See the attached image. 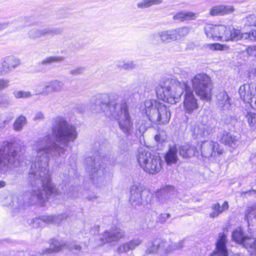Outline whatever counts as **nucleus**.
<instances>
[{"instance_id":"nucleus-1","label":"nucleus","mask_w":256,"mask_h":256,"mask_svg":"<svg viewBox=\"0 0 256 256\" xmlns=\"http://www.w3.org/2000/svg\"><path fill=\"white\" fill-rule=\"evenodd\" d=\"M52 134H47L36 142L34 150L36 155L32 160L28 180L32 187L23 195L19 196V210L35 204H42L51 196L61 194L52 182L48 170V162L52 158H58L67 150L70 142L78 138L74 126L68 124L64 118L56 117L52 122Z\"/></svg>"},{"instance_id":"nucleus-2","label":"nucleus","mask_w":256,"mask_h":256,"mask_svg":"<svg viewBox=\"0 0 256 256\" xmlns=\"http://www.w3.org/2000/svg\"><path fill=\"white\" fill-rule=\"evenodd\" d=\"M186 82H180L174 78H168L163 85L158 86L156 92L159 99L170 104L179 102L180 99L186 90Z\"/></svg>"},{"instance_id":"nucleus-3","label":"nucleus","mask_w":256,"mask_h":256,"mask_svg":"<svg viewBox=\"0 0 256 256\" xmlns=\"http://www.w3.org/2000/svg\"><path fill=\"white\" fill-rule=\"evenodd\" d=\"M105 158L98 154L86 160V170L89 172L90 177L93 184L96 187L101 188L105 184L107 175V166L104 161Z\"/></svg>"},{"instance_id":"nucleus-4","label":"nucleus","mask_w":256,"mask_h":256,"mask_svg":"<svg viewBox=\"0 0 256 256\" xmlns=\"http://www.w3.org/2000/svg\"><path fill=\"white\" fill-rule=\"evenodd\" d=\"M23 142L20 140L4 142L0 148V171L4 173L15 166L18 152Z\"/></svg>"},{"instance_id":"nucleus-5","label":"nucleus","mask_w":256,"mask_h":256,"mask_svg":"<svg viewBox=\"0 0 256 256\" xmlns=\"http://www.w3.org/2000/svg\"><path fill=\"white\" fill-rule=\"evenodd\" d=\"M144 111L150 121L161 124L169 122L171 113L168 108L156 100H148L144 102Z\"/></svg>"},{"instance_id":"nucleus-6","label":"nucleus","mask_w":256,"mask_h":256,"mask_svg":"<svg viewBox=\"0 0 256 256\" xmlns=\"http://www.w3.org/2000/svg\"><path fill=\"white\" fill-rule=\"evenodd\" d=\"M111 111L107 112L108 118H112L118 120L120 130L127 138H130L134 134V122L128 112V108L126 102L123 106L114 108L112 107Z\"/></svg>"},{"instance_id":"nucleus-7","label":"nucleus","mask_w":256,"mask_h":256,"mask_svg":"<svg viewBox=\"0 0 256 256\" xmlns=\"http://www.w3.org/2000/svg\"><path fill=\"white\" fill-rule=\"evenodd\" d=\"M190 82L194 92L201 100H210L212 85L208 75L204 73L198 74L192 78Z\"/></svg>"},{"instance_id":"nucleus-8","label":"nucleus","mask_w":256,"mask_h":256,"mask_svg":"<svg viewBox=\"0 0 256 256\" xmlns=\"http://www.w3.org/2000/svg\"><path fill=\"white\" fill-rule=\"evenodd\" d=\"M137 159L140 166L146 172L154 174L162 168L163 162L160 158L142 148L138 150Z\"/></svg>"},{"instance_id":"nucleus-9","label":"nucleus","mask_w":256,"mask_h":256,"mask_svg":"<svg viewBox=\"0 0 256 256\" xmlns=\"http://www.w3.org/2000/svg\"><path fill=\"white\" fill-rule=\"evenodd\" d=\"M90 109L94 112H104V114L108 117L107 112L111 111L112 107L122 106L124 100L120 101L118 100H110L107 94H100L96 97H94L92 100Z\"/></svg>"},{"instance_id":"nucleus-10","label":"nucleus","mask_w":256,"mask_h":256,"mask_svg":"<svg viewBox=\"0 0 256 256\" xmlns=\"http://www.w3.org/2000/svg\"><path fill=\"white\" fill-rule=\"evenodd\" d=\"M183 240L178 243L172 244L171 248H168L166 242L160 238H156L146 244L145 253L147 254L160 252L161 254H166L171 250L179 249L183 247Z\"/></svg>"},{"instance_id":"nucleus-11","label":"nucleus","mask_w":256,"mask_h":256,"mask_svg":"<svg viewBox=\"0 0 256 256\" xmlns=\"http://www.w3.org/2000/svg\"><path fill=\"white\" fill-rule=\"evenodd\" d=\"M206 36L214 40H230L232 38V27L224 25L207 24L204 28Z\"/></svg>"},{"instance_id":"nucleus-12","label":"nucleus","mask_w":256,"mask_h":256,"mask_svg":"<svg viewBox=\"0 0 256 256\" xmlns=\"http://www.w3.org/2000/svg\"><path fill=\"white\" fill-rule=\"evenodd\" d=\"M130 202L133 206L145 205L150 201L151 196L148 190L139 184H134L130 188Z\"/></svg>"},{"instance_id":"nucleus-13","label":"nucleus","mask_w":256,"mask_h":256,"mask_svg":"<svg viewBox=\"0 0 256 256\" xmlns=\"http://www.w3.org/2000/svg\"><path fill=\"white\" fill-rule=\"evenodd\" d=\"M184 92L183 102L184 111L186 114H191L198 108V100L189 85L186 86Z\"/></svg>"},{"instance_id":"nucleus-14","label":"nucleus","mask_w":256,"mask_h":256,"mask_svg":"<svg viewBox=\"0 0 256 256\" xmlns=\"http://www.w3.org/2000/svg\"><path fill=\"white\" fill-rule=\"evenodd\" d=\"M200 152L202 156L207 158L217 157L222 154V150L220 148L218 142L208 140L202 142Z\"/></svg>"},{"instance_id":"nucleus-15","label":"nucleus","mask_w":256,"mask_h":256,"mask_svg":"<svg viewBox=\"0 0 256 256\" xmlns=\"http://www.w3.org/2000/svg\"><path fill=\"white\" fill-rule=\"evenodd\" d=\"M240 98L245 102H252L254 96L256 95V84H244L239 88Z\"/></svg>"},{"instance_id":"nucleus-16","label":"nucleus","mask_w":256,"mask_h":256,"mask_svg":"<svg viewBox=\"0 0 256 256\" xmlns=\"http://www.w3.org/2000/svg\"><path fill=\"white\" fill-rule=\"evenodd\" d=\"M228 242L226 234L220 232L218 234L216 244V248L210 256H228V250L226 248Z\"/></svg>"},{"instance_id":"nucleus-17","label":"nucleus","mask_w":256,"mask_h":256,"mask_svg":"<svg viewBox=\"0 0 256 256\" xmlns=\"http://www.w3.org/2000/svg\"><path fill=\"white\" fill-rule=\"evenodd\" d=\"M150 41L154 44L170 42L176 40L173 30L160 31L153 34L150 36Z\"/></svg>"},{"instance_id":"nucleus-18","label":"nucleus","mask_w":256,"mask_h":256,"mask_svg":"<svg viewBox=\"0 0 256 256\" xmlns=\"http://www.w3.org/2000/svg\"><path fill=\"white\" fill-rule=\"evenodd\" d=\"M50 248L46 249L43 251L42 254H50L52 252H58L62 250L64 248H68L70 250H76L77 251H80L82 247L75 242H72L68 244H62L56 240H52L50 242Z\"/></svg>"},{"instance_id":"nucleus-19","label":"nucleus","mask_w":256,"mask_h":256,"mask_svg":"<svg viewBox=\"0 0 256 256\" xmlns=\"http://www.w3.org/2000/svg\"><path fill=\"white\" fill-rule=\"evenodd\" d=\"M124 232L120 228L115 227L104 231L100 240L104 244L116 242L124 236Z\"/></svg>"},{"instance_id":"nucleus-20","label":"nucleus","mask_w":256,"mask_h":256,"mask_svg":"<svg viewBox=\"0 0 256 256\" xmlns=\"http://www.w3.org/2000/svg\"><path fill=\"white\" fill-rule=\"evenodd\" d=\"M20 64V61L18 59L11 56L6 57L2 62L0 76L10 72Z\"/></svg>"},{"instance_id":"nucleus-21","label":"nucleus","mask_w":256,"mask_h":256,"mask_svg":"<svg viewBox=\"0 0 256 256\" xmlns=\"http://www.w3.org/2000/svg\"><path fill=\"white\" fill-rule=\"evenodd\" d=\"M232 38L230 40L238 41L240 40H247L250 42L256 41V30H251L250 32L242 34L238 30L232 27Z\"/></svg>"},{"instance_id":"nucleus-22","label":"nucleus","mask_w":256,"mask_h":256,"mask_svg":"<svg viewBox=\"0 0 256 256\" xmlns=\"http://www.w3.org/2000/svg\"><path fill=\"white\" fill-rule=\"evenodd\" d=\"M216 97V104L221 110L227 111L232 109V100L226 92H220Z\"/></svg>"},{"instance_id":"nucleus-23","label":"nucleus","mask_w":256,"mask_h":256,"mask_svg":"<svg viewBox=\"0 0 256 256\" xmlns=\"http://www.w3.org/2000/svg\"><path fill=\"white\" fill-rule=\"evenodd\" d=\"M59 33L58 30L46 28L42 29L32 28L29 31L28 36L30 39L36 40L46 34H56Z\"/></svg>"},{"instance_id":"nucleus-24","label":"nucleus","mask_w":256,"mask_h":256,"mask_svg":"<svg viewBox=\"0 0 256 256\" xmlns=\"http://www.w3.org/2000/svg\"><path fill=\"white\" fill-rule=\"evenodd\" d=\"M179 154L184 158H191L198 154L196 148L190 144H185L180 146L179 149Z\"/></svg>"},{"instance_id":"nucleus-25","label":"nucleus","mask_w":256,"mask_h":256,"mask_svg":"<svg viewBox=\"0 0 256 256\" xmlns=\"http://www.w3.org/2000/svg\"><path fill=\"white\" fill-rule=\"evenodd\" d=\"M241 244L248 250L250 256H256V238L246 236Z\"/></svg>"},{"instance_id":"nucleus-26","label":"nucleus","mask_w":256,"mask_h":256,"mask_svg":"<svg viewBox=\"0 0 256 256\" xmlns=\"http://www.w3.org/2000/svg\"><path fill=\"white\" fill-rule=\"evenodd\" d=\"M219 138L220 141L222 143L231 146H235L239 140L238 136H234L226 132L220 134Z\"/></svg>"},{"instance_id":"nucleus-27","label":"nucleus","mask_w":256,"mask_h":256,"mask_svg":"<svg viewBox=\"0 0 256 256\" xmlns=\"http://www.w3.org/2000/svg\"><path fill=\"white\" fill-rule=\"evenodd\" d=\"M234 11V8L232 6H219L211 8L210 14L211 16H214L218 14H229L232 13Z\"/></svg>"},{"instance_id":"nucleus-28","label":"nucleus","mask_w":256,"mask_h":256,"mask_svg":"<svg viewBox=\"0 0 256 256\" xmlns=\"http://www.w3.org/2000/svg\"><path fill=\"white\" fill-rule=\"evenodd\" d=\"M174 187L171 186H167L160 190L156 194L158 198L162 202H165L168 200L171 195L173 194Z\"/></svg>"},{"instance_id":"nucleus-29","label":"nucleus","mask_w":256,"mask_h":256,"mask_svg":"<svg viewBox=\"0 0 256 256\" xmlns=\"http://www.w3.org/2000/svg\"><path fill=\"white\" fill-rule=\"evenodd\" d=\"M195 18L196 14L194 13L186 10L178 12L173 16L174 20H178L180 22L194 20Z\"/></svg>"},{"instance_id":"nucleus-30","label":"nucleus","mask_w":256,"mask_h":256,"mask_svg":"<svg viewBox=\"0 0 256 256\" xmlns=\"http://www.w3.org/2000/svg\"><path fill=\"white\" fill-rule=\"evenodd\" d=\"M177 151L176 146L170 148L165 156V160L168 164L176 163L178 160Z\"/></svg>"},{"instance_id":"nucleus-31","label":"nucleus","mask_w":256,"mask_h":256,"mask_svg":"<svg viewBox=\"0 0 256 256\" xmlns=\"http://www.w3.org/2000/svg\"><path fill=\"white\" fill-rule=\"evenodd\" d=\"M50 88V84H49V82H41L36 87V94H42L44 96H48L50 94V92L48 90Z\"/></svg>"},{"instance_id":"nucleus-32","label":"nucleus","mask_w":256,"mask_h":256,"mask_svg":"<svg viewBox=\"0 0 256 256\" xmlns=\"http://www.w3.org/2000/svg\"><path fill=\"white\" fill-rule=\"evenodd\" d=\"M68 214H58L57 216H50L44 217V220L47 222L55 223L58 224L63 220L66 218Z\"/></svg>"},{"instance_id":"nucleus-33","label":"nucleus","mask_w":256,"mask_h":256,"mask_svg":"<svg viewBox=\"0 0 256 256\" xmlns=\"http://www.w3.org/2000/svg\"><path fill=\"white\" fill-rule=\"evenodd\" d=\"M176 40L181 39L187 36L190 32V28L188 26H183L173 30Z\"/></svg>"},{"instance_id":"nucleus-34","label":"nucleus","mask_w":256,"mask_h":256,"mask_svg":"<svg viewBox=\"0 0 256 256\" xmlns=\"http://www.w3.org/2000/svg\"><path fill=\"white\" fill-rule=\"evenodd\" d=\"M162 0H142L136 4V6L140 9L148 8L152 5L158 4L162 2Z\"/></svg>"},{"instance_id":"nucleus-35","label":"nucleus","mask_w":256,"mask_h":256,"mask_svg":"<svg viewBox=\"0 0 256 256\" xmlns=\"http://www.w3.org/2000/svg\"><path fill=\"white\" fill-rule=\"evenodd\" d=\"M26 124V116L21 115L19 116L15 120L13 124L14 129L16 131H20L23 128L24 125Z\"/></svg>"},{"instance_id":"nucleus-36","label":"nucleus","mask_w":256,"mask_h":256,"mask_svg":"<svg viewBox=\"0 0 256 256\" xmlns=\"http://www.w3.org/2000/svg\"><path fill=\"white\" fill-rule=\"evenodd\" d=\"M246 237L243 234L241 228H238L233 231L232 234V239L238 243L241 244Z\"/></svg>"},{"instance_id":"nucleus-37","label":"nucleus","mask_w":256,"mask_h":256,"mask_svg":"<svg viewBox=\"0 0 256 256\" xmlns=\"http://www.w3.org/2000/svg\"><path fill=\"white\" fill-rule=\"evenodd\" d=\"M245 214V218L248 222L252 218H256V204H254L251 206L248 207L246 210Z\"/></svg>"},{"instance_id":"nucleus-38","label":"nucleus","mask_w":256,"mask_h":256,"mask_svg":"<svg viewBox=\"0 0 256 256\" xmlns=\"http://www.w3.org/2000/svg\"><path fill=\"white\" fill-rule=\"evenodd\" d=\"M52 92H60L64 86V83L59 80H56L49 82Z\"/></svg>"},{"instance_id":"nucleus-39","label":"nucleus","mask_w":256,"mask_h":256,"mask_svg":"<svg viewBox=\"0 0 256 256\" xmlns=\"http://www.w3.org/2000/svg\"><path fill=\"white\" fill-rule=\"evenodd\" d=\"M246 118L250 126L253 130H256V114L248 112Z\"/></svg>"},{"instance_id":"nucleus-40","label":"nucleus","mask_w":256,"mask_h":256,"mask_svg":"<svg viewBox=\"0 0 256 256\" xmlns=\"http://www.w3.org/2000/svg\"><path fill=\"white\" fill-rule=\"evenodd\" d=\"M80 188L78 186L70 187L69 191L64 190V194L72 198H76L79 196Z\"/></svg>"},{"instance_id":"nucleus-41","label":"nucleus","mask_w":256,"mask_h":256,"mask_svg":"<svg viewBox=\"0 0 256 256\" xmlns=\"http://www.w3.org/2000/svg\"><path fill=\"white\" fill-rule=\"evenodd\" d=\"M64 60V58L62 56H48L44 59L41 63L42 64H50L53 62H58Z\"/></svg>"},{"instance_id":"nucleus-42","label":"nucleus","mask_w":256,"mask_h":256,"mask_svg":"<svg viewBox=\"0 0 256 256\" xmlns=\"http://www.w3.org/2000/svg\"><path fill=\"white\" fill-rule=\"evenodd\" d=\"M206 48H209L210 50H228V47L225 44H221L218 43H214L212 44H207Z\"/></svg>"},{"instance_id":"nucleus-43","label":"nucleus","mask_w":256,"mask_h":256,"mask_svg":"<svg viewBox=\"0 0 256 256\" xmlns=\"http://www.w3.org/2000/svg\"><path fill=\"white\" fill-rule=\"evenodd\" d=\"M13 94L16 98H26L32 96L30 92L22 90L14 91Z\"/></svg>"},{"instance_id":"nucleus-44","label":"nucleus","mask_w":256,"mask_h":256,"mask_svg":"<svg viewBox=\"0 0 256 256\" xmlns=\"http://www.w3.org/2000/svg\"><path fill=\"white\" fill-rule=\"evenodd\" d=\"M244 24L246 26H254L256 27V16L250 14L246 16L245 19Z\"/></svg>"},{"instance_id":"nucleus-45","label":"nucleus","mask_w":256,"mask_h":256,"mask_svg":"<svg viewBox=\"0 0 256 256\" xmlns=\"http://www.w3.org/2000/svg\"><path fill=\"white\" fill-rule=\"evenodd\" d=\"M211 208L213 211L210 214V218H214L217 217L220 214H222V210H219V203L218 202H216V204H212Z\"/></svg>"},{"instance_id":"nucleus-46","label":"nucleus","mask_w":256,"mask_h":256,"mask_svg":"<svg viewBox=\"0 0 256 256\" xmlns=\"http://www.w3.org/2000/svg\"><path fill=\"white\" fill-rule=\"evenodd\" d=\"M206 129V128L204 126L195 129L194 130L196 132L197 138H202L208 136L209 134Z\"/></svg>"},{"instance_id":"nucleus-47","label":"nucleus","mask_w":256,"mask_h":256,"mask_svg":"<svg viewBox=\"0 0 256 256\" xmlns=\"http://www.w3.org/2000/svg\"><path fill=\"white\" fill-rule=\"evenodd\" d=\"M85 68L84 67L80 66L72 70H71L70 71V74L74 76H78L81 74L84 73L85 70Z\"/></svg>"},{"instance_id":"nucleus-48","label":"nucleus","mask_w":256,"mask_h":256,"mask_svg":"<svg viewBox=\"0 0 256 256\" xmlns=\"http://www.w3.org/2000/svg\"><path fill=\"white\" fill-rule=\"evenodd\" d=\"M10 82L8 79L4 78H0V91L4 90L8 88L10 86Z\"/></svg>"},{"instance_id":"nucleus-49","label":"nucleus","mask_w":256,"mask_h":256,"mask_svg":"<svg viewBox=\"0 0 256 256\" xmlns=\"http://www.w3.org/2000/svg\"><path fill=\"white\" fill-rule=\"evenodd\" d=\"M142 243V240L139 239H136L128 242L130 250H132L136 246H138Z\"/></svg>"},{"instance_id":"nucleus-50","label":"nucleus","mask_w":256,"mask_h":256,"mask_svg":"<svg viewBox=\"0 0 256 256\" xmlns=\"http://www.w3.org/2000/svg\"><path fill=\"white\" fill-rule=\"evenodd\" d=\"M10 103L9 100L4 98L3 94L0 92V108L8 107Z\"/></svg>"},{"instance_id":"nucleus-51","label":"nucleus","mask_w":256,"mask_h":256,"mask_svg":"<svg viewBox=\"0 0 256 256\" xmlns=\"http://www.w3.org/2000/svg\"><path fill=\"white\" fill-rule=\"evenodd\" d=\"M119 66L124 70H131L135 68V64L132 61H128Z\"/></svg>"},{"instance_id":"nucleus-52","label":"nucleus","mask_w":256,"mask_h":256,"mask_svg":"<svg viewBox=\"0 0 256 256\" xmlns=\"http://www.w3.org/2000/svg\"><path fill=\"white\" fill-rule=\"evenodd\" d=\"M130 247L128 243L124 244L120 246L117 248V252L118 254L126 252L128 250H130Z\"/></svg>"},{"instance_id":"nucleus-53","label":"nucleus","mask_w":256,"mask_h":256,"mask_svg":"<svg viewBox=\"0 0 256 256\" xmlns=\"http://www.w3.org/2000/svg\"><path fill=\"white\" fill-rule=\"evenodd\" d=\"M246 52L248 55L256 56V46L248 47L246 49Z\"/></svg>"},{"instance_id":"nucleus-54","label":"nucleus","mask_w":256,"mask_h":256,"mask_svg":"<svg viewBox=\"0 0 256 256\" xmlns=\"http://www.w3.org/2000/svg\"><path fill=\"white\" fill-rule=\"evenodd\" d=\"M170 216V214L168 213L161 214L158 218L159 222L162 223H164Z\"/></svg>"},{"instance_id":"nucleus-55","label":"nucleus","mask_w":256,"mask_h":256,"mask_svg":"<svg viewBox=\"0 0 256 256\" xmlns=\"http://www.w3.org/2000/svg\"><path fill=\"white\" fill-rule=\"evenodd\" d=\"M44 118V116L43 113L41 112H38L35 114L34 120H42Z\"/></svg>"},{"instance_id":"nucleus-56","label":"nucleus","mask_w":256,"mask_h":256,"mask_svg":"<svg viewBox=\"0 0 256 256\" xmlns=\"http://www.w3.org/2000/svg\"><path fill=\"white\" fill-rule=\"evenodd\" d=\"M229 206L227 201H225L222 206L219 204V210H222V214L225 210H228Z\"/></svg>"},{"instance_id":"nucleus-57","label":"nucleus","mask_w":256,"mask_h":256,"mask_svg":"<svg viewBox=\"0 0 256 256\" xmlns=\"http://www.w3.org/2000/svg\"><path fill=\"white\" fill-rule=\"evenodd\" d=\"M8 22L0 23V32L6 29L8 26Z\"/></svg>"},{"instance_id":"nucleus-58","label":"nucleus","mask_w":256,"mask_h":256,"mask_svg":"<svg viewBox=\"0 0 256 256\" xmlns=\"http://www.w3.org/2000/svg\"><path fill=\"white\" fill-rule=\"evenodd\" d=\"M250 106L254 110H256V96H254L252 102L250 103Z\"/></svg>"},{"instance_id":"nucleus-59","label":"nucleus","mask_w":256,"mask_h":256,"mask_svg":"<svg viewBox=\"0 0 256 256\" xmlns=\"http://www.w3.org/2000/svg\"><path fill=\"white\" fill-rule=\"evenodd\" d=\"M13 119V116H11L9 118H6L4 121V124H8L10 121H11Z\"/></svg>"},{"instance_id":"nucleus-60","label":"nucleus","mask_w":256,"mask_h":256,"mask_svg":"<svg viewBox=\"0 0 256 256\" xmlns=\"http://www.w3.org/2000/svg\"><path fill=\"white\" fill-rule=\"evenodd\" d=\"M6 185V182L4 180H0V188H4Z\"/></svg>"},{"instance_id":"nucleus-61","label":"nucleus","mask_w":256,"mask_h":256,"mask_svg":"<svg viewBox=\"0 0 256 256\" xmlns=\"http://www.w3.org/2000/svg\"><path fill=\"white\" fill-rule=\"evenodd\" d=\"M96 198H97V196L95 195L92 196H88V199L90 200H92L94 199H96Z\"/></svg>"},{"instance_id":"nucleus-62","label":"nucleus","mask_w":256,"mask_h":256,"mask_svg":"<svg viewBox=\"0 0 256 256\" xmlns=\"http://www.w3.org/2000/svg\"><path fill=\"white\" fill-rule=\"evenodd\" d=\"M154 139L156 141L160 142V136L159 135H156L154 136Z\"/></svg>"},{"instance_id":"nucleus-63","label":"nucleus","mask_w":256,"mask_h":256,"mask_svg":"<svg viewBox=\"0 0 256 256\" xmlns=\"http://www.w3.org/2000/svg\"><path fill=\"white\" fill-rule=\"evenodd\" d=\"M232 256H244V255L242 254L241 253H237L234 254Z\"/></svg>"},{"instance_id":"nucleus-64","label":"nucleus","mask_w":256,"mask_h":256,"mask_svg":"<svg viewBox=\"0 0 256 256\" xmlns=\"http://www.w3.org/2000/svg\"><path fill=\"white\" fill-rule=\"evenodd\" d=\"M36 220V222H37V221L39 220V219L36 218V220Z\"/></svg>"}]
</instances>
